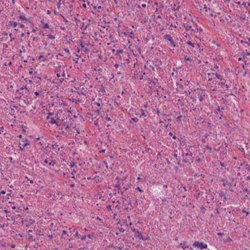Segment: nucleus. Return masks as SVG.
Wrapping results in <instances>:
<instances>
[{
	"label": "nucleus",
	"mask_w": 250,
	"mask_h": 250,
	"mask_svg": "<svg viewBox=\"0 0 250 250\" xmlns=\"http://www.w3.org/2000/svg\"><path fill=\"white\" fill-rule=\"evenodd\" d=\"M68 237L69 235L67 234L66 231L63 230L61 235V241L65 246L68 244V241L69 242L72 240L71 238H68Z\"/></svg>",
	"instance_id": "nucleus-1"
},
{
	"label": "nucleus",
	"mask_w": 250,
	"mask_h": 250,
	"mask_svg": "<svg viewBox=\"0 0 250 250\" xmlns=\"http://www.w3.org/2000/svg\"><path fill=\"white\" fill-rule=\"evenodd\" d=\"M193 246L195 248H198L200 250H202L203 249H207L208 248V245L207 244H205L197 241H195L193 243Z\"/></svg>",
	"instance_id": "nucleus-2"
},
{
	"label": "nucleus",
	"mask_w": 250,
	"mask_h": 250,
	"mask_svg": "<svg viewBox=\"0 0 250 250\" xmlns=\"http://www.w3.org/2000/svg\"><path fill=\"white\" fill-rule=\"evenodd\" d=\"M29 145H30V143L29 142V141H28L27 139H23L22 141V143L19 144L20 149L22 151L24 149V148L26 146H29Z\"/></svg>",
	"instance_id": "nucleus-3"
},
{
	"label": "nucleus",
	"mask_w": 250,
	"mask_h": 250,
	"mask_svg": "<svg viewBox=\"0 0 250 250\" xmlns=\"http://www.w3.org/2000/svg\"><path fill=\"white\" fill-rule=\"evenodd\" d=\"M194 25V24L192 21L184 24V26L187 31H193L194 29L192 27Z\"/></svg>",
	"instance_id": "nucleus-4"
},
{
	"label": "nucleus",
	"mask_w": 250,
	"mask_h": 250,
	"mask_svg": "<svg viewBox=\"0 0 250 250\" xmlns=\"http://www.w3.org/2000/svg\"><path fill=\"white\" fill-rule=\"evenodd\" d=\"M134 237L137 238H139L140 239L143 240H146L148 239V238H145L143 236L142 233L141 232H140L139 230L138 231L136 232V233L134 234Z\"/></svg>",
	"instance_id": "nucleus-5"
},
{
	"label": "nucleus",
	"mask_w": 250,
	"mask_h": 250,
	"mask_svg": "<svg viewBox=\"0 0 250 250\" xmlns=\"http://www.w3.org/2000/svg\"><path fill=\"white\" fill-rule=\"evenodd\" d=\"M250 170V166L247 164H245L244 167H242V171H243V173L246 174L248 171Z\"/></svg>",
	"instance_id": "nucleus-6"
},
{
	"label": "nucleus",
	"mask_w": 250,
	"mask_h": 250,
	"mask_svg": "<svg viewBox=\"0 0 250 250\" xmlns=\"http://www.w3.org/2000/svg\"><path fill=\"white\" fill-rule=\"evenodd\" d=\"M165 39L166 40H167L169 41L170 44L173 46V47L175 46V44L174 43V42L173 41L172 38L171 37L170 35H166L165 36Z\"/></svg>",
	"instance_id": "nucleus-7"
},
{
	"label": "nucleus",
	"mask_w": 250,
	"mask_h": 250,
	"mask_svg": "<svg viewBox=\"0 0 250 250\" xmlns=\"http://www.w3.org/2000/svg\"><path fill=\"white\" fill-rule=\"evenodd\" d=\"M19 100H20V105H21L22 106H24L25 105L27 104H26L25 100L23 98H22L21 97H20L19 98Z\"/></svg>",
	"instance_id": "nucleus-8"
},
{
	"label": "nucleus",
	"mask_w": 250,
	"mask_h": 250,
	"mask_svg": "<svg viewBox=\"0 0 250 250\" xmlns=\"http://www.w3.org/2000/svg\"><path fill=\"white\" fill-rule=\"evenodd\" d=\"M245 164L244 162L238 163L237 164H234L235 165V167H237L238 169L242 168L244 167V165Z\"/></svg>",
	"instance_id": "nucleus-9"
},
{
	"label": "nucleus",
	"mask_w": 250,
	"mask_h": 250,
	"mask_svg": "<svg viewBox=\"0 0 250 250\" xmlns=\"http://www.w3.org/2000/svg\"><path fill=\"white\" fill-rule=\"evenodd\" d=\"M47 119L49 120V123L51 124H56L57 125L56 121L55 119H54L53 118H50L49 117H47Z\"/></svg>",
	"instance_id": "nucleus-10"
},
{
	"label": "nucleus",
	"mask_w": 250,
	"mask_h": 250,
	"mask_svg": "<svg viewBox=\"0 0 250 250\" xmlns=\"http://www.w3.org/2000/svg\"><path fill=\"white\" fill-rule=\"evenodd\" d=\"M80 46L81 47V49L85 52H87L88 50L87 48L85 47V46L81 42L80 44Z\"/></svg>",
	"instance_id": "nucleus-11"
},
{
	"label": "nucleus",
	"mask_w": 250,
	"mask_h": 250,
	"mask_svg": "<svg viewBox=\"0 0 250 250\" xmlns=\"http://www.w3.org/2000/svg\"><path fill=\"white\" fill-rule=\"evenodd\" d=\"M17 22L14 21H10L9 22L8 25L9 26H13V27H16L17 26Z\"/></svg>",
	"instance_id": "nucleus-12"
},
{
	"label": "nucleus",
	"mask_w": 250,
	"mask_h": 250,
	"mask_svg": "<svg viewBox=\"0 0 250 250\" xmlns=\"http://www.w3.org/2000/svg\"><path fill=\"white\" fill-rule=\"evenodd\" d=\"M162 17L161 16H158L156 19L155 20V22L156 23H158L159 25H161V22L160 20L161 19Z\"/></svg>",
	"instance_id": "nucleus-13"
},
{
	"label": "nucleus",
	"mask_w": 250,
	"mask_h": 250,
	"mask_svg": "<svg viewBox=\"0 0 250 250\" xmlns=\"http://www.w3.org/2000/svg\"><path fill=\"white\" fill-rule=\"evenodd\" d=\"M205 148L206 150L208 151V153H210L211 151V147L209 146H208L207 145L205 146Z\"/></svg>",
	"instance_id": "nucleus-14"
},
{
	"label": "nucleus",
	"mask_w": 250,
	"mask_h": 250,
	"mask_svg": "<svg viewBox=\"0 0 250 250\" xmlns=\"http://www.w3.org/2000/svg\"><path fill=\"white\" fill-rule=\"evenodd\" d=\"M19 18L21 20H24L26 21H28L29 22H30L29 19H27L25 16L23 15H20Z\"/></svg>",
	"instance_id": "nucleus-15"
},
{
	"label": "nucleus",
	"mask_w": 250,
	"mask_h": 250,
	"mask_svg": "<svg viewBox=\"0 0 250 250\" xmlns=\"http://www.w3.org/2000/svg\"><path fill=\"white\" fill-rule=\"evenodd\" d=\"M96 104L98 106H100L101 105H102V106L103 105V104L102 102V100L101 99H99L98 102H97Z\"/></svg>",
	"instance_id": "nucleus-16"
},
{
	"label": "nucleus",
	"mask_w": 250,
	"mask_h": 250,
	"mask_svg": "<svg viewBox=\"0 0 250 250\" xmlns=\"http://www.w3.org/2000/svg\"><path fill=\"white\" fill-rule=\"evenodd\" d=\"M56 162L54 160H51V161L49 163V165L52 166H54Z\"/></svg>",
	"instance_id": "nucleus-17"
},
{
	"label": "nucleus",
	"mask_w": 250,
	"mask_h": 250,
	"mask_svg": "<svg viewBox=\"0 0 250 250\" xmlns=\"http://www.w3.org/2000/svg\"><path fill=\"white\" fill-rule=\"evenodd\" d=\"M152 83H153L154 84L158 85V81L157 79H154V80L151 81Z\"/></svg>",
	"instance_id": "nucleus-18"
},
{
	"label": "nucleus",
	"mask_w": 250,
	"mask_h": 250,
	"mask_svg": "<svg viewBox=\"0 0 250 250\" xmlns=\"http://www.w3.org/2000/svg\"><path fill=\"white\" fill-rule=\"evenodd\" d=\"M74 236L77 238H80L81 237V235L79 233L78 231L76 232V233Z\"/></svg>",
	"instance_id": "nucleus-19"
},
{
	"label": "nucleus",
	"mask_w": 250,
	"mask_h": 250,
	"mask_svg": "<svg viewBox=\"0 0 250 250\" xmlns=\"http://www.w3.org/2000/svg\"><path fill=\"white\" fill-rule=\"evenodd\" d=\"M216 77L220 79L221 81H222V77L221 75L218 74L217 73H216Z\"/></svg>",
	"instance_id": "nucleus-20"
},
{
	"label": "nucleus",
	"mask_w": 250,
	"mask_h": 250,
	"mask_svg": "<svg viewBox=\"0 0 250 250\" xmlns=\"http://www.w3.org/2000/svg\"><path fill=\"white\" fill-rule=\"evenodd\" d=\"M88 238L92 239L94 237V235L93 234H90L86 236Z\"/></svg>",
	"instance_id": "nucleus-21"
},
{
	"label": "nucleus",
	"mask_w": 250,
	"mask_h": 250,
	"mask_svg": "<svg viewBox=\"0 0 250 250\" xmlns=\"http://www.w3.org/2000/svg\"><path fill=\"white\" fill-rule=\"evenodd\" d=\"M69 232L70 233H72L73 232L75 231V229H73L72 228H69Z\"/></svg>",
	"instance_id": "nucleus-22"
},
{
	"label": "nucleus",
	"mask_w": 250,
	"mask_h": 250,
	"mask_svg": "<svg viewBox=\"0 0 250 250\" xmlns=\"http://www.w3.org/2000/svg\"><path fill=\"white\" fill-rule=\"evenodd\" d=\"M69 166H70V167L71 168H72V167H74L76 166V165H75V163L74 162H71V163H70V165H69Z\"/></svg>",
	"instance_id": "nucleus-23"
},
{
	"label": "nucleus",
	"mask_w": 250,
	"mask_h": 250,
	"mask_svg": "<svg viewBox=\"0 0 250 250\" xmlns=\"http://www.w3.org/2000/svg\"><path fill=\"white\" fill-rule=\"evenodd\" d=\"M221 82L219 83V85H222L225 84V81L223 79H222V81H221Z\"/></svg>",
	"instance_id": "nucleus-24"
},
{
	"label": "nucleus",
	"mask_w": 250,
	"mask_h": 250,
	"mask_svg": "<svg viewBox=\"0 0 250 250\" xmlns=\"http://www.w3.org/2000/svg\"><path fill=\"white\" fill-rule=\"evenodd\" d=\"M185 59L187 61H188L189 62H191L192 61V59L191 58H189V57H188L187 56H186L185 57Z\"/></svg>",
	"instance_id": "nucleus-25"
},
{
	"label": "nucleus",
	"mask_w": 250,
	"mask_h": 250,
	"mask_svg": "<svg viewBox=\"0 0 250 250\" xmlns=\"http://www.w3.org/2000/svg\"><path fill=\"white\" fill-rule=\"evenodd\" d=\"M186 156H188L190 157H192V153L191 152H189V153H187L186 154Z\"/></svg>",
	"instance_id": "nucleus-26"
},
{
	"label": "nucleus",
	"mask_w": 250,
	"mask_h": 250,
	"mask_svg": "<svg viewBox=\"0 0 250 250\" xmlns=\"http://www.w3.org/2000/svg\"><path fill=\"white\" fill-rule=\"evenodd\" d=\"M49 28V25L47 23L44 24V25L43 26V28Z\"/></svg>",
	"instance_id": "nucleus-27"
},
{
	"label": "nucleus",
	"mask_w": 250,
	"mask_h": 250,
	"mask_svg": "<svg viewBox=\"0 0 250 250\" xmlns=\"http://www.w3.org/2000/svg\"><path fill=\"white\" fill-rule=\"evenodd\" d=\"M76 173V171L74 169H71V174L74 175Z\"/></svg>",
	"instance_id": "nucleus-28"
},
{
	"label": "nucleus",
	"mask_w": 250,
	"mask_h": 250,
	"mask_svg": "<svg viewBox=\"0 0 250 250\" xmlns=\"http://www.w3.org/2000/svg\"><path fill=\"white\" fill-rule=\"evenodd\" d=\"M87 236L86 235H83L82 237H81V239L83 241L85 240Z\"/></svg>",
	"instance_id": "nucleus-29"
},
{
	"label": "nucleus",
	"mask_w": 250,
	"mask_h": 250,
	"mask_svg": "<svg viewBox=\"0 0 250 250\" xmlns=\"http://www.w3.org/2000/svg\"><path fill=\"white\" fill-rule=\"evenodd\" d=\"M48 36L49 38H50L51 39H53L55 38V37L53 35H52L51 34L48 35Z\"/></svg>",
	"instance_id": "nucleus-30"
},
{
	"label": "nucleus",
	"mask_w": 250,
	"mask_h": 250,
	"mask_svg": "<svg viewBox=\"0 0 250 250\" xmlns=\"http://www.w3.org/2000/svg\"><path fill=\"white\" fill-rule=\"evenodd\" d=\"M218 111H222V110H224V109H225V108H224V107H221V108H220V107H219V106H218Z\"/></svg>",
	"instance_id": "nucleus-31"
},
{
	"label": "nucleus",
	"mask_w": 250,
	"mask_h": 250,
	"mask_svg": "<svg viewBox=\"0 0 250 250\" xmlns=\"http://www.w3.org/2000/svg\"><path fill=\"white\" fill-rule=\"evenodd\" d=\"M135 122H137L138 121V119L137 118H133L132 119Z\"/></svg>",
	"instance_id": "nucleus-32"
},
{
	"label": "nucleus",
	"mask_w": 250,
	"mask_h": 250,
	"mask_svg": "<svg viewBox=\"0 0 250 250\" xmlns=\"http://www.w3.org/2000/svg\"><path fill=\"white\" fill-rule=\"evenodd\" d=\"M48 238L50 240H51L53 237L52 235H49L48 236H47Z\"/></svg>",
	"instance_id": "nucleus-33"
},
{
	"label": "nucleus",
	"mask_w": 250,
	"mask_h": 250,
	"mask_svg": "<svg viewBox=\"0 0 250 250\" xmlns=\"http://www.w3.org/2000/svg\"><path fill=\"white\" fill-rule=\"evenodd\" d=\"M3 126H1V127H0V134L2 132H3Z\"/></svg>",
	"instance_id": "nucleus-34"
},
{
	"label": "nucleus",
	"mask_w": 250,
	"mask_h": 250,
	"mask_svg": "<svg viewBox=\"0 0 250 250\" xmlns=\"http://www.w3.org/2000/svg\"><path fill=\"white\" fill-rule=\"evenodd\" d=\"M248 153L247 155H248V159H250V150H248Z\"/></svg>",
	"instance_id": "nucleus-35"
},
{
	"label": "nucleus",
	"mask_w": 250,
	"mask_h": 250,
	"mask_svg": "<svg viewBox=\"0 0 250 250\" xmlns=\"http://www.w3.org/2000/svg\"><path fill=\"white\" fill-rule=\"evenodd\" d=\"M5 194V191L4 190H2L0 192V195H1V194Z\"/></svg>",
	"instance_id": "nucleus-36"
},
{
	"label": "nucleus",
	"mask_w": 250,
	"mask_h": 250,
	"mask_svg": "<svg viewBox=\"0 0 250 250\" xmlns=\"http://www.w3.org/2000/svg\"><path fill=\"white\" fill-rule=\"evenodd\" d=\"M136 189H137L138 190H139L140 192H143V190L141 189L139 187H137L136 188Z\"/></svg>",
	"instance_id": "nucleus-37"
},
{
	"label": "nucleus",
	"mask_w": 250,
	"mask_h": 250,
	"mask_svg": "<svg viewBox=\"0 0 250 250\" xmlns=\"http://www.w3.org/2000/svg\"><path fill=\"white\" fill-rule=\"evenodd\" d=\"M187 43H188V44H189V45H192V46H194L193 44V43H191V42H187Z\"/></svg>",
	"instance_id": "nucleus-38"
},
{
	"label": "nucleus",
	"mask_w": 250,
	"mask_h": 250,
	"mask_svg": "<svg viewBox=\"0 0 250 250\" xmlns=\"http://www.w3.org/2000/svg\"><path fill=\"white\" fill-rule=\"evenodd\" d=\"M132 231L134 232V234H135V233H136V231H138V230L136 229H132Z\"/></svg>",
	"instance_id": "nucleus-39"
},
{
	"label": "nucleus",
	"mask_w": 250,
	"mask_h": 250,
	"mask_svg": "<svg viewBox=\"0 0 250 250\" xmlns=\"http://www.w3.org/2000/svg\"><path fill=\"white\" fill-rule=\"evenodd\" d=\"M57 146H57V145L56 144H55L54 145H53V149H55Z\"/></svg>",
	"instance_id": "nucleus-40"
},
{
	"label": "nucleus",
	"mask_w": 250,
	"mask_h": 250,
	"mask_svg": "<svg viewBox=\"0 0 250 250\" xmlns=\"http://www.w3.org/2000/svg\"><path fill=\"white\" fill-rule=\"evenodd\" d=\"M73 129H74V130H76L77 131V133H79L80 132L78 131V130L75 128V126H73V128H72Z\"/></svg>",
	"instance_id": "nucleus-41"
},
{
	"label": "nucleus",
	"mask_w": 250,
	"mask_h": 250,
	"mask_svg": "<svg viewBox=\"0 0 250 250\" xmlns=\"http://www.w3.org/2000/svg\"><path fill=\"white\" fill-rule=\"evenodd\" d=\"M242 5H244L245 7H247V3L245 2H244L243 3H242Z\"/></svg>",
	"instance_id": "nucleus-42"
},
{
	"label": "nucleus",
	"mask_w": 250,
	"mask_h": 250,
	"mask_svg": "<svg viewBox=\"0 0 250 250\" xmlns=\"http://www.w3.org/2000/svg\"><path fill=\"white\" fill-rule=\"evenodd\" d=\"M44 57L43 55H40L39 57V60H41Z\"/></svg>",
	"instance_id": "nucleus-43"
},
{
	"label": "nucleus",
	"mask_w": 250,
	"mask_h": 250,
	"mask_svg": "<svg viewBox=\"0 0 250 250\" xmlns=\"http://www.w3.org/2000/svg\"><path fill=\"white\" fill-rule=\"evenodd\" d=\"M183 161L186 162V163H189L190 162V161L189 160H186V159H184Z\"/></svg>",
	"instance_id": "nucleus-44"
},
{
	"label": "nucleus",
	"mask_w": 250,
	"mask_h": 250,
	"mask_svg": "<svg viewBox=\"0 0 250 250\" xmlns=\"http://www.w3.org/2000/svg\"><path fill=\"white\" fill-rule=\"evenodd\" d=\"M182 118V116H179V117H178L177 118V120L178 121H180V118Z\"/></svg>",
	"instance_id": "nucleus-45"
},
{
	"label": "nucleus",
	"mask_w": 250,
	"mask_h": 250,
	"mask_svg": "<svg viewBox=\"0 0 250 250\" xmlns=\"http://www.w3.org/2000/svg\"><path fill=\"white\" fill-rule=\"evenodd\" d=\"M61 0H59V2L58 4V8H60V4H61Z\"/></svg>",
	"instance_id": "nucleus-46"
},
{
	"label": "nucleus",
	"mask_w": 250,
	"mask_h": 250,
	"mask_svg": "<svg viewBox=\"0 0 250 250\" xmlns=\"http://www.w3.org/2000/svg\"><path fill=\"white\" fill-rule=\"evenodd\" d=\"M28 46L30 47V48H32V46L30 44V42H29L28 43Z\"/></svg>",
	"instance_id": "nucleus-47"
},
{
	"label": "nucleus",
	"mask_w": 250,
	"mask_h": 250,
	"mask_svg": "<svg viewBox=\"0 0 250 250\" xmlns=\"http://www.w3.org/2000/svg\"><path fill=\"white\" fill-rule=\"evenodd\" d=\"M173 156L174 158H177V154L176 153H174L173 154Z\"/></svg>",
	"instance_id": "nucleus-48"
},
{
	"label": "nucleus",
	"mask_w": 250,
	"mask_h": 250,
	"mask_svg": "<svg viewBox=\"0 0 250 250\" xmlns=\"http://www.w3.org/2000/svg\"><path fill=\"white\" fill-rule=\"evenodd\" d=\"M31 37L33 38V39H32V40H33V41H36V38L35 37L31 36Z\"/></svg>",
	"instance_id": "nucleus-49"
},
{
	"label": "nucleus",
	"mask_w": 250,
	"mask_h": 250,
	"mask_svg": "<svg viewBox=\"0 0 250 250\" xmlns=\"http://www.w3.org/2000/svg\"><path fill=\"white\" fill-rule=\"evenodd\" d=\"M35 94L37 96H38L39 95V92H37V91L35 92Z\"/></svg>",
	"instance_id": "nucleus-50"
},
{
	"label": "nucleus",
	"mask_w": 250,
	"mask_h": 250,
	"mask_svg": "<svg viewBox=\"0 0 250 250\" xmlns=\"http://www.w3.org/2000/svg\"><path fill=\"white\" fill-rule=\"evenodd\" d=\"M142 6L143 7V8H145L146 7V4H143L142 5Z\"/></svg>",
	"instance_id": "nucleus-51"
},
{
	"label": "nucleus",
	"mask_w": 250,
	"mask_h": 250,
	"mask_svg": "<svg viewBox=\"0 0 250 250\" xmlns=\"http://www.w3.org/2000/svg\"><path fill=\"white\" fill-rule=\"evenodd\" d=\"M39 144L40 146H42V145H43V143H42V142H40L39 143Z\"/></svg>",
	"instance_id": "nucleus-52"
},
{
	"label": "nucleus",
	"mask_w": 250,
	"mask_h": 250,
	"mask_svg": "<svg viewBox=\"0 0 250 250\" xmlns=\"http://www.w3.org/2000/svg\"><path fill=\"white\" fill-rule=\"evenodd\" d=\"M117 52H119V53H122L123 52V51L121 50H117Z\"/></svg>",
	"instance_id": "nucleus-53"
},
{
	"label": "nucleus",
	"mask_w": 250,
	"mask_h": 250,
	"mask_svg": "<svg viewBox=\"0 0 250 250\" xmlns=\"http://www.w3.org/2000/svg\"><path fill=\"white\" fill-rule=\"evenodd\" d=\"M14 37H11V39H10V41L12 42L14 40Z\"/></svg>",
	"instance_id": "nucleus-54"
},
{
	"label": "nucleus",
	"mask_w": 250,
	"mask_h": 250,
	"mask_svg": "<svg viewBox=\"0 0 250 250\" xmlns=\"http://www.w3.org/2000/svg\"><path fill=\"white\" fill-rule=\"evenodd\" d=\"M217 235L219 236H222L223 235V234L222 233H218Z\"/></svg>",
	"instance_id": "nucleus-55"
},
{
	"label": "nucleus",
	"mask_w": 250,
	"mask_h": 250,
	"mask_svg": "<svg viewBox=\"0 0 250 250\" xmlns=\"http://www.w3.org/2000/svg\"><path fill=\"white\" fill-rule=\"evenodd\" d=\"M20 27H21V28H22V27H24V25H23V24H21L20 25Z\"/></svg>",
	"instance_id": "nucleus-56"
},
{
	"label": "nucleus",
	"mask_w": 250,
	"mask_h": 250,
	"mask_svg": "<svg viewBox=\"0 0 250 250\" xmlns=\"http://www.w3.org/2000/svg\"><path fill=\"white\" fill-rule=\"evenodd\" d=\"M29 181H30V183L31 184H33V183H34L33 180H29Z\"/></svg>",
	"instance_id": "nucleus-57"
},
{
	"label": "nucleus",
	"mask_w": 250,
	"mask_h": 250,
	"mask_svg": "<svg viewBox=\"0 0 250 250\" xmlns=\"http://www.w3.org/2000/svg\"><path fill=\"white\" fill-rule=\"evenodd\" d=\"M247 179L248 180H250V176H248Z\"/></svg>",
	"instance_id": "nucleus-58"
},
{
	"label": "nucleus",
	"mask_w": 250,
	"mask_h": 250,
	"mask_svg": "<svg viewBox=\"0 0 250 250\" xmlns=\"http://www.w3.org/2000/svg\"><path fill=\"white\" fill-rule=\"evenodd\" d=\"M220 21L221 22H224L225 21V20L224 19H220Z\"/></svg>",
	"instance_id": "nucleus-59"
},
{
	"label": "nucleus",
	"mask_w": 250,
	"mask_h": 250,
	"mask_svg": "<svg viewBox=\"0 0 250 250\" xmlns=\"http://www.w3.org/2000/svg\"><path fill=\"white\" fill-rule=\"evenodd\" d=\"M32 232V230H29L28 231V234H29V233Z\"/></svg>",
	"instance_id": "nucleus-60"
},
{
	"label": "nucleus",
	"mask_w": 250,
	"mask_h": 250,
	"mask_svg": "<svg viewBox=\"0 0 250 250\" xmlns=\"http://www.w3.org/2000/svg\"><path fill=\"white\" fill-rule=\"evenodd\" d=\"M57 77H60L61 76L60 74H57Z\"/></svg>",
	"instance_id": "nucleus-61"
},
{
	"label": "nucleus",
	"mask_w": 250,
	"mask_h": 250,
	"mask_svg": "<svg viewBox=\"0 0 250 250\" xmlns=\"http://www.w3.org/2000/svg\"><path fill=\"white\" fill-rule=\"evenodd\" d=\"M199 100H200V101H202L203 98L202 97V96H201V97L199 98Z\"/></svg>",
	"instance_id": "nucleus-62"
},
{
	"label": "nucleus",
	"mask_w": 250,
	"mask_h": 250,
	"mask_svg": "<svg viewBox=\"0 0 250 250\" xmlns=\"http://www.w3.org/2000/svg\"><path fill=\"white\" fill-rule=\"evenodd\" d=\"M4 227V225H1L0 224V228H3Z\"/></svg>",
	"instance_id": "nucleus-63"
},
{
	"label": "nucleus",
	"mask_w": 250,
	"mask_h": 250,
	"mask_svg": "<svg viewBox=\"0 0 250 250\" xmlns=\"http://www.w3.org/2000/svg\"><path fill=\"white\" fill-rule=\"evenodd\" d=\"M202 141L204 143L205 142V139H202Z\"/></svg>",
	"instance_id": "nucleus-64"
}]
</instances>
